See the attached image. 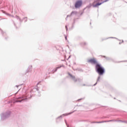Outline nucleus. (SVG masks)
Instances as JSON below:
<instances>
[{"mask_svg":"<svg viewBox=\"0 0 127 127\" xmlns=\"http://www.w3.org/2000/svg\"><path fill=\"white\" fill-rule=\"evenodd\" d=\"M96 69L99 75H103L105 72V69L100 64H97L96 65Z\"/></svg>","mask_w":127,"mask_h":127,"instance_id":"f257e3e1","label":"nucleus"},{"mask_svg":"<svg viewBox=\"0 0 127 127\" xmlns=\"http://www.w3.org/2000/svg\"><path fill=\"white\" fill-rule=\"evenodd\" d=\"M88 63H91V64H96V65L97 64H99L97 62V60H96V59L94 58L88 60Z\"/></svg>","mask_w":127,"mask_h":127,"instance_id":"f03ea898","label":"nucleus"},{"mask_svg":"<svg viewBox=\"0 0 127 127\" xmlns=\"http://www.w3.org/2000/svg\"><path fill=\"white\" fill-rule=\"evenodd\" d=\"M81 5H82V1H77L75 4V7L77 8L78 7H80Z\"/></svg>","mask_w":127,"mask_h":127,"instance_id":"7ed1b4c3","label":"nucleus"},{"mask_svg":"<svg viewBox=\"0 0 127 127\" xmlns=\"http://www.w3.org/2000/svg\"><path fill=\"white\" fill-rule=\"evenodd\" d=\"M108 122H113V120H110L109 121H102V122H96V124H102L103 123H108Z\"/></svg>","mask_w":127,"mask_h":127,"instance_id":"20e7f679","label":"nucleus"},{"mask_svg":"<svg viewBox=\"0 0 127 127\" xmlns=\"http://www.w3.org/2000/svg\"><path fill=\"white\" fill-rule=\"evenodd\" d=\"M68 75L70 76V77H71V78H72V79H76V77L73 75H72V74L69 73Z\"/></svg>","mask_w":127,"mask_h":127,"instance_id":"39448f33","label":"nucleus"},{"mask_svg":"<svg viewBox=\"0 0 127 127\" xmlns=\"http://www.w3.org/2000/svg\"><path fill=\"white\" fill-rule=\"evenodd\" d=\"M103 3V2H102V3H98L96 4L95 6H98V5H101V4H102V3Z\"/></svg>","mask_w":127,"mask_h":127,"instance_id":"423d86ee","label":"nucleus"},{"mask_svg":"<svg viewBox=\"0 0 127 127\" xmlns=\"http://www.w3.org/2000/svg\"><path fill=\"white\" fill-rule=\"evenodd\" d=\"M72 114V113H69L67 114H65V116H68V115H71Z\"/></svg>","mask_w":127,"mask_h":127,"instance_id":"0eeeda50","label":"nucleus"},{"mask_svg":"<svg viewBox=\"0 0 127 127\" xmlns=\"http://www.w3.org/2000/svg\"><path fill=\"white\" fill-rule=\"evenodd\" d=\"M25 99H22L21 101H17V102H22V101H24Z\"/></svg>","mask_w":127,"mask_h":127,"instance_id":"6e6552de","label":"nucleus"},{"mask_svg":"<svg viewBox=\"0 0 127 127\" xmlns=\"http://www.w3.org/2000/svg\"><path fill=\"white\" fill-rule=\"evenodd\" d=\"M59 68V67H56V71H57L58 69Z\"/></svg>","mask_w":127,"mask_h":127,"instance_id":"1a4fd4ad","label":"nucleus"},{"mask_svg":"<svg viewBox=\"0 0 127 127\" xmlns=\"http://www.w3.org/2000/svg\"><path fill=\"white\" fill-rule=\"evenodd\" d=\"M65 40H67V37L66 36L65 37Z\"/></svg>","mask_w":127,"mask_h":127,"instance_id":"9d476101","label":"nucleus"},{"mask_svg":"<svg viewBox=\"0 0 127 127\" xmlns=\"http://www.w3.org/2000/svg\"><path fill=\"white\" fill-rule=\"evenodd\" d=\"M108 1V0H105V1H104V2H106V1Z\"/></svg>","mask_w":127,"mask_h":127,"instance_id":"9b49d317","label":"nucleus"},{"mask_svg":"<svg viewBox=\"0 0 127 127\" xmlns=\"http://www.w3.org/2000/svg\"><path fill=\"white\" fill-rule=\"evenodd\" d=\"M75 82L77 81V79H75Z\"/></svg>","mask_w":127,"mask_h":127,"instance_id":"f8f14e48","label":"nucleus"}]
</instances>
